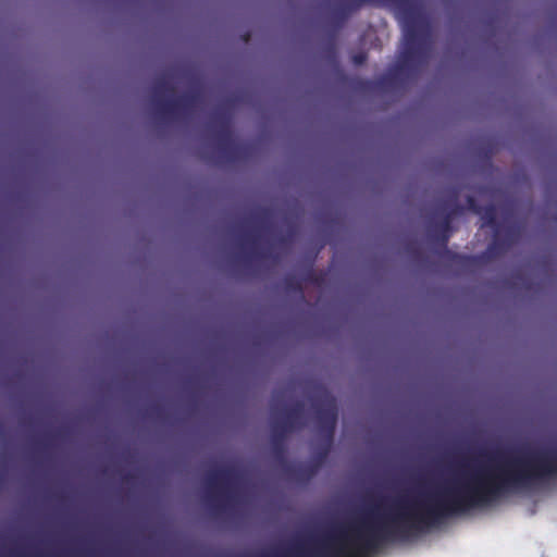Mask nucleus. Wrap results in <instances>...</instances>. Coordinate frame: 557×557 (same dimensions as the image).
<instances>
[{
  "mask_svg": "<svg viewBox=\"0 0 557 557\" xmlns=\"http://www.w3.org/2000/svg\"><path fill=\"white\" fill-rule=\"evenodd\" d=\"M451 233L431 228L429 237L433 243L443 246V250L438 253L440 257L450 267L463 271L471 268L476 262V257L456 253L447 249V242Z\"/></svg>",
  "mask_w": 557,
  "mask_h": 557,
  "instance_id": "9",
  "label": "nucleus"
},
{
  "mask_svg": "<svg viewBox=\"0 0 557 557\" xmlns=\"http://www.w3.org/2000/svg\"><path fill=\"white\" fill-rule=\"evenodd\" d=\"M482 453H557V449L556 450H550V449H542V450H533V449H508V450H503V449H495V450H487V449H482Z\"/></svg>",
  "mask_w": 557,
  "mask_h": 557,
  "instance_id": "14",
  "label": "nucleus"
},
{
  "mask_svg": "<svg viewBox=\"0 0 557 557\" xmlns=\"http://www.w3.org/2000/svg\"><path fill=\"white\" fill-rule=\"evenodd\" d=\"M383 453H384V454H387L388 451H387V450H384Z\"/></svg>",
  "mask_w": 557,
  "mask_h": 557,
  "instance_id": "26",
  "label": "nucleus"
},
{
  "mask_svg": "<svg viewBox=\"0 0 557 557\" xmlns=\"http://www.w3.org/2000/svg\"><path fill=\"white\" fill-rule=\"evenodd\" d=\"M306 280L307 281H311V282L314 281L313 277H312V273L311 272L308 274V277H306Z\"/></svg>",
  "mask_w": 557,
  "mask_h": 557,
  "instance_id": "21",
  "label": "nucleus"
},
{
  "mask_svg": "<svg viewBox=\"0 0 557 557\" xmlns=\"http://www.w3.org/2000/svg\"><path fill=\"white\" fill-rule=\"evenodd\" d=\"M470 210L474 213H481L482 207L478 203L475 197L468 196L467 197V207H465V211Z\"/></svg>",
  "mask_w": 557,
  "mask_h": 557,
  "instance_id": "15",
  "label": "nucleus"
},
{
  "mask_svg": "<svg viewBox=\"0 0 557 557\" xmlns=\"http://www.w3.org/2000/svg\"><path fill=\"white\" fill-rule=\"evenodd\" d=\"M305 425V406L301 401L275 414L271 421V438L273 449L271 453H287L282 446L288 434L300 430Z\"/></svg>",
  "mask_w": 557,
  "mask_h": 557,
  "instance_id": "5",
  "label": "nucleus"
},
{
  "mask_svg": "<svg viewBox=\"0 0 557 557\" xmlns=\"http://www.w3.org/2000/svg\"><path fill=\"white\" fill-rule=\"evenodd\" d=\"M275 457H277L278 459L285 457L286 455H282V454H278V455H274Z\"/></svg>",
  "mask_w": 557,
  "mask_h": 557,
  "instance_id": "22",
  "label": "nucleus"
},
{
  "mask_svg": "<svg viewBox=\"0 0 557 557\" xmlns=\"http://www.w3.org/2000/svg\"><path fill=\"white\" fill-rule=\"evenodd\" d=\"M285 472L289 480L299 484H306L315 476L318 467L311 463H298L288 466Z\"/></svg>",
  "mask_w": 557,
  "mask_h": 557,
  "instance_id": "11",
  "label": "nucleus"
},
{
  "mask_svg": "<svg viewBox=\"0 0 557 557\" xmlns=\"http://www.w3.org/2000/svg\"><path fill=\"white\" fill-rule=\"evenodd\" d=\"M313 409L320 432L330 437L333 436L338 417L335 399L325 394L313 403Z\"/></svg>",
  "mask_w": 557,
  "mask_h": 557,
  "instance_id": "8",
  "label": "nucleus"
},
{
  "mask_svg": "<svg viewBox=\"0 0 557 557\" xmlns=\"http://www.w3.org/2000/svg\"><path fill=\"white\" fill-rule=\"evenodd\" d=\"M460 188L454 186L447 189V199L444 200L440 208L445 211L443 219L435 223L432 227L446 233H451V221L455 216L465 212V206L458 203Z\"/></svg>",
  "mask_w": 557,
  "mask_h": 557,
  "instance_id": "10",
  "label": "nucleus"
},
{
  "mask_svg": "<svg viewBox=\"0 0 557 557\" xmlns=\"http://www.w3.org/2000/svg\"><path fill=\"white\" fill-rule=\"evenodd\" d=\"M126 456H127V457H134L135 455H133V454H129V455H126Z\"/></svg>",
  "mask_w": 557,
  "mask_h": 557,
  "instance_id": "24",
  "label": "nucleus"
},
{
  "mask_svg": "<svg viewBox=\"0 0 557 557\" xmlns=\"http://www.w3.org/2000/svg\"><path fill=\"white\" fill-rule=\"evenodd\" d=\"M232 117L231 114L218 110L212 115L210 126L213 129V135L218 141L219 151L226 161L233 162L240 156V147L235 144L232 133Z\"/></svg>",
  "mask_w": 557,
  "mask_h": 557,
  "instance_id": "7",
  "label": "nucleus"
},
{
  "mask_svg": "<svg viewBox=\"0 0 557 557\" xmlns=\"http://www.w3.org/2000/svg\"><path fill=\"white\" fill-rule=\"evenodd\" d=\"M284 287L287 292L302 294V283L294 275H286L283 280Z\"/></svg>",
  "mask_w": 557,
  "mask_h": 557,
  "instance_id": "13",
  "label": "nucleus"
},
{
  "mask_svg": "<svg viewBox=\"0 0 557 557\" xmlns=\"http://www.w3.org/2000/svg\"><path fill=\"white\" fill-rule=\"evenodd\" d=\"M173 85L164 77H157L152 86L151 102L154 116L159 121L175 119L181 112L189 109L196 101L195 95H183L175 99L165 100V95H173Z\"/></svg>",
  "mask_w": 557,
  "mask_h": 557,
  "instance_id": "4",
  "label": "nucleus"
},
{
  "mask_svg": "<svg viewBox=\"0 0 557 557\" xmlns=\"http://www.w3.org/2000/svg\"><path fill=\"white\" fill-rule=\"evenodd\" d=\"M3 457H8L9 455L3 454ZM32 457H36L37 455H30ZM40 457H51L52 455H39Z\"/></svg>",
  "mask_w": 557,
  "mask_h": 557,
  "instance_id": "19",
  "label": "nucleus"
},
{
  "mask_svg": "<svg viewBox=\"0 0 557 557\" xmlns=\"http://www.w3.org/2000/svg\"><path fill=\"white\" fill-rule=\"evenodd\" d=\"M250 257H251V253H246L245 256H243L244 262H248Z\"/></svg>",
  "mask_w": 557,
  "mask_h": 557,
  "instance_id": "18",
  "label": "nucleus"
},
{
  "mask_svg": "<svg viewBox=\"0 0 557 557\" xmlns=\"http://www.w3.org/2000/svg\"><path fill=\"white\" fill-rule=\"evenodd\" d=\"M244 480V472L236 467H223L208 472L205 484L208 497L233 499L237 486Z\"/></svg>",
  "mask_w": 557,
  "mask_h": 557,
  "instance_id": "6",
  "label": "nucleus"
},
{
  "mask_svg": "<svg viewBox=\"0 0 557 557\" xmlns=\"http://www.w3.org/2000/svg\"><path fill=\"white\" fill-rule=\"evenodd\" d=\"M479 457L473 467L425 499L398 498L391 513L370 511L347 527L333 529L311 541L307 549L332 539L342 557H369L385 543L407 539L442 519L484 507L509 495L557 487V455H461Z\"/></svg>",
  "mask_w": 557,
  "mask_h": 557,
  "instance_id": "1",
  "label": "nucleus"
},
{
  "mask_svg": "<svg viewBox=\"0 0 557 557\" xmlns=\"http://www.w3.org/2000/svg\"><path fill=\"white\" fill-rule=\"evenodd\" d=\"M285 557H324V541L314 549H307V546L297 544Z\"/></svg>",
  "mask_w": 557,
  "mask_h": 557,
  "instance_id": "12",
  "label": "nucleus"
},
{
  "mask_svg": "<svg viewBox=\"0 0 557 557\" xmlns=\"http://www.w3.org/2000/svg\"><path fill=\"white\" fill-rule=\"evenodd\" d=\"M29 453H30V454H34L35 451H34V450H30Z\"/></svg>",
  "mask_w": 557,
  "mask_h": 557,
  "instance_id": "25",
  "label": "nucleus"
},
{
  "mask_svg": "<svg viewBox=\"0 0 557 557\" xmlns=\"http://www.w3.org/2000/svg\"><path fill=\"white\" fill-rule=\"evenodd\" d=\"M320 453L327 454V453H331V450L330 449H324V450H321Z\"/></svg>",
  "mask_w": 557,
  "mask_h": 557,
  "instance_id": "23",
  "label": "nucleus"
},
{
  "mask_svg": "<svg viewBox=\"0 0 557 557\" xmlns=\"http://www.w3.org/2000/svg\"><path fill=\"white\" fill-rule=\"evenodd\" d=\"M364 4L394 7L404 28V49L395 67L379 79L380 85L426 62L432 44L431 25L418 0H345L334 8L332 17L342 24Z\"/></svg>",
  "mask_w": 557,
  "mask_h": 557,
  "instance_id": "2",
  "label": "nucleus"
},
{
  "mask_svg": "<svg viewBox=\"0 0 557 557\" xmlns=\"http://www.w3.org/2000/svg\"><path fill=\"white\" fill-rule=\"evenodd\" d=\"M483 220V226H490L494 228V236L492 242L486 248L484 257L488 259H495L508 251L520 237V227L516 223L507 225H499L497 223V212L494 205H487L482 207L481 213H479Z\"/></svg>",
  "mask_w": 557,
  "mask_h": 557,
  "instance_id": "3",
  "label": "nucleus"
},
{
  "mask_svg": "<svg viewBox=\"0 0 557 557\" xmlns=\"http://www.w3.org/2000/svg\"><path fill=\"white\" fill-rule=\"evenodd\" d=\"M367 60V54L361 52V53H357L352 57V62L356 64V65H362Z\"/></svg>",
  "mask_w": 557,
  "mask_h": 557,
  "instance_id": "17",
  "label": "nucleus"
},
{
  "mask_svg": "<svg viewBox=\"0 0 557 557\" xmlns=\"http://www.w3.org/2000/svg\"><path fill=\"white\" fill-rule=\"evenodd\" d=\"M240 240H242V246L244 247L246 244H256L257 242V237L252 234H244L243 236H240Z\"/></svg>",
  "mask_w": 557,
  "mask_h": 557,
  "instance_id": "16",
  "label": "nucleus"
},
{
  "mask_svg": "<svg viewBox=\"0 0 557 557\" xmlns=\"http://www.w3.org/2000/svg\"><path fill=\"white\" fill-rule=\"evenodd\" d=\"M317 457H319V459H325L326 457H329L330 455H324V454H321V455H315Z\"/></svg>",
  "mask_w": 557,
  "mask_h": 557,
  "instance_id": "20",
  "label": "nucleus"
}]
</instances>
